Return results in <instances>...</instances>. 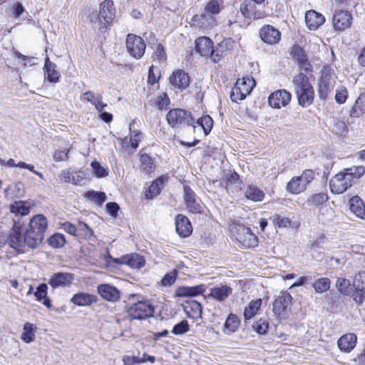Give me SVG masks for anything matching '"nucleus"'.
<instances>
[{"label":"nucleus","instance_id":"4468645a","mask_svg":"<svg viewBox=\"0 0 365 365\" xmlns=\"http://www.w3.org/2000/svg\"><path fill=\"white\" fill-rule=\"evenodd\" d=\"M351 14L347 11H336L333 16V26L336 31H343L351 26Z\"/></svg>","mask_w":365,"mask_h":365},{"label":"nucleus","instance_id":"cd10ccee","mask_svg":"<svg viewBox=\"0 0 365 365\" xmlns=\"http://www.w3.org/2000/svg\"><path fill=\"white\" fill-rule=\"evenodd\" d=\"M350 210L356 217L365 219V205L363 200L358 196H354L350 199Z\"/></svg>","mask_w":365,"mask_h":365},{"label":"nucleus","instance_id":"58836bf2","mask_svg":"<svg viewBox=\"0 0 365 365\" xmlns=\"http://www.w3.org/2000/svg\"><path fill=\"white\" fill-rule=\"evenodd\" d=\"M163 186V180L162 179L158 178L153 181L145 192V197L147 199H153L160 193Z\"/></svg>","mask_w":365,"mask_h":365},{"label":"nucleus","instance_id":"f257e3e1","mask_svg":"<svg viewBox=\"0 0 365 365\" xmlns=\"http://www.w3.org/2000/svg\"><path fill=\"white\" fill-rule=\"evenodd\" d=\"M47 227V219L43 215L34 216L24 232L21 226L15 223L9 236V244L18 251L22 250L25 245L35 248L43 240Z\"/></svg>","mask_w":365,"mask_h":365},{"label":"nucleus","instance_id":"864d4df0","mask_svg":"<svg viewBox=\"0 0 365 365\" xmlns=\"http://www.w3.org/2000/svg\"><path fill=\"white\" fill-rule=\"evenodd\" d=\"M253 329L259 334H264L269 329V323L262 319L255 322L252 325Z\"/></svg>","mask_w":365,"mask_h":365},{"label":"nucleus","instance_id":"052dcab7","mask_svg":"<svg viewBox=\"0 0 365 365\" xmlns=\"http://www.w3.org/2000/svg\"><path fill=\"white\" fill-rule=\"evenodd\" d=\"M48 287L46 284H41L34 292L36 300L41 301L47 294Z\"/></svg>","mask_w":365,"mask_h":365},{"label":"nucleus","instance_id":"2f4dec72","mask_svg":"<svg viewBox=\"0 0 365 365\" xmlns=\"http://www.w3.org/2000/svg\"><path fill=\"white\" fill-rule=\"evenodd\" d=\"M334 89V85L329 78L324 76L322 78L319 83L318 93L321 99H326Z\"/></svg>","mask_w":365,"mask_h":365},{"label":"nucleus","instance_id":"ddd939ff","mask_svg":"<svg viewBox=\"0 0 365 365\" xmlns=\"http://www.w3.org/2000/svg\"><path fill=\"white\" fill-rule=\"evenodd\" d=\"M292 95L286 90H278L270 94L268 102L271 107L280 108L288 105L291 101Z\"/></svg>","mask_w":365,"mask_h":365},{"label":"nucleus","instance_id":"5701e85b","mask_svg":"<svg viewBox=\"0 0 365 365\" xmlns=\"http://www.w3.org/2000/svg\"><path fill=\"white\" fill-rule=\"evenodd\" d=\"M102 98L103 96L101 93L93 91H86L83 94V99L93 105L98 112H101L108 106L107 103L102 101Z\"/></svg>","mask_w":365,"mask_h":365},{"label":"nucleus","instance_id":"7ed1b4c3","mask_svg":"<svg viewBox=\"0 0 365 365\" xmlns=\"http://www.w3.org/2000/svg\"><path fill=\"white\" fill-rule=\"evenodd\" d=\"M115 16L113 1L105 0L99 6V11H93L88 15V19L93 28L106 29L111 25Z\"/></svg>","mask_w":365,"mask_h":365},{"label":"nucleus","instance_id":"338daca9","mask_svg":"<svg viewBox=\"0 0 365 365\" xmlns=\"http://www.w3.org/2000/svg\"><path fill=\"white\" fill-rule=\"evenodd\" d=\"M183 193L185 203L196 198L195 192L188 185H184Z\"/></svg>","mask_w":365,"mask_h":365},{"label":"nucleus","instance_id":"3c124183","mask_svg":"<svg viewBox=\"0 0 365 365\" xmlns=\"http://www.w3.org/2000/svg\"><path fill=\"white\" fill-rule=\"evenodd\" d=\"M338 290L344 294H347L351 290V284L349 280L345 278H338L336 282Z\"/></svg>","mask_w":365,"mask_h":365},{"label":"nucleus","instance_id":"c9c22d12","mask_svg":"<svg viewBox=\"0 0 365 365\" xmlns=\"http://www.w3.org/2000/svg\"><path fill=\"white\" fill-rule=\"evenodd\" d=\"M306 188V185L299 180L297 176L293 177L287 185V190L294 195L304 192Z\"/></svg>","mask_w":365,"mask_h":365},{"label":"nucleus","instance_id":"79ce46f5","mask_svg":"<svg viewBox=\"0 0 365 365\" xmlns=\"http://www.w3.org/2000/svg\"><path fill=\"white\" fill-rule=\"evenodd\" d=\"M34 325L29 322H26L24 326L21 339L26 343H30L34 341Z\"/></svg>","mask_w":365,"mask_h":365},{"label":"nucleus","instance_id":"c756f323","mask_svg":"<svg viewBox=\"0 0 365 365\" xmlns=\"http://www.w3.org/2000/svg\"><path fill=\"white\" fill-rule=\"evenodd\" d=\"M244 195L247 200L253 202H261L265 196L262 190L253 185H250L246 187Z\"/></svg>","mask_w":365,"mask_h":365},{"label":"nucleus","instance_id":"e433bc0d","mask_svg":"<svg viewBox=\"0 0 365 365\" xmlns=\"http://www.w3.org/2000/svg\"><path fill=\"white\" fill-rule=\"evenodd\" d=\"M10 211L16 215H27L30 212V206L25 201H16L11 205Z\"/></svg>","mask_w":365,"mask_h":365},{"label":"nucleus","instance_id":"2eb2a0df","mask_svg":"<svg viewBox=\"0 0 365 365\" xmlns=\"http://www.w3.org/2000/svg\"><path fill=\"white\" fill-rule=\"evenodd\" d=\"M259 36L263 42L274 45L281 39V32L271 25H264L259 30Z\"/></svg>","mask_w":365,"mask_h":365},{"label":"nucleus","instance_id":"49530a36","mask_svg":"<svg viewBox=\"0 0 365 365\" xmlns=\"http://www.w3.org/2000/svg\"><path fill=\"white\" fill-rule=\"evenodd\" d=\"M353 286L357 291H365V272H359L356 274L353 281Z\"/></svg>","mask_w":365,"mask_h":365},{"label":"nucleus","instance_id":"39448f33","mask_svg":"<svg viewBox=\"0 0 365 365\" xmlns=\"http://www.w3.org/2000/svg\"><path fill=\"white\" fill-rule=\"evenodd\" d=\"M230 231L238 246L243 248H253L257 246L258 237L244 225L233 223L230 226Z\"/></svg>","mask_w":365,"mask_h":365},{"label":"nucleus","instance_id":"bb28decb","mask_svg":"<svg viewBox=\"0 0 365 365\" xmlns=\"http://www.w3.org/2000/svg\"><path fill=\"white\" fill-rule=\"evenodd\" d=\"M184 311L187 317L191 319H199L202 317L201 304L195 300L187 302L184 306Z\"/></svg>","mask_w":365,"mask_h":365},{"label":"nucleus","instance_id":"a878e982","mask_svg":"<svg viewBox=\"0 0 365 365\" xmlns=\"http://www.w3.org/2000/svg\"><path fill=\"white\" fill-rule=\"evenodd\" d=\"M212 48V41L206 36L198 38L195 41V50L202 56H209Z\"/></svg>","mask_w":365,"mask_h":365},{"label":"nucleus","instance_id":"6ab92c4d","mask_svg":"<svg viewBox=\"0 0 365 365\" xmlns=\"http://www.w3.org/2000/svg\"><path fill=\"white\" fill-rule=\"evenodd\" d=\"M325 22V17L314 10L305 14V23L309 29L315 31Z\"/></svg>","mask_w":365,"mask_h":365},{"label":"nucleus","instance_id":"ea45409f","mask_svg":"<svg viewBox=\"0 0 365 365\" xmlns=\"http://www.w3.org/2000/svg\"><path fill=\"white\" fill-rule=\"evenodd\" d=\"M313 288L317 293H324L330 288V280L327 277H322L316 280L313 284Z\"/></svg>","mask_w":365,"mask_h":365},{"label":"nucleus","instance_id":"09e8293b","mask_svg":"<svg viewBox=\"0 0 365 365\" xmlns=\"http://www.w3.org/2000/svg\"><path fill=\"white\" fill-rule=\"evenodd\" d=\"M10 192H12V195H14V197H22L24 193V184L19 182L16 183L14 186L9 187L7 190H5L6 195L9 196Z\"/></svg>","mask_w":365,"mask_h":365},{"label":"nucleus","instance_id":"f3484780","mask_svg":"<svg viewBox=\"0 0 365 365\" xmlns=\"http://www.w3.org/2000/svg\"><path fill=\"white\" fill-rule=\"evenodd\" d=\"M292 300V297L289 293L282 292L273 302L272 311L274 314L279 316L284 313L287 308L291 304Z\"/></svg>","mask_w":365,"mask_h":365},{"label":"nucleus","instance_id":"13d9d810","mask_svg":"<svg viewBox=\"0 0 365 365\" xmlns=\"http://www.w3.org/2000/svg\"><path fill=\"white\" fill-rule=\"evenodd\" d=\"M299 180H301L306 187L310 183L314 178V172L313 170H305L300 176H297Z\"/></svg>","mask_w":365,"mask_h":365},{"label":"nucleus","instance_id":"9b49d317","mask_svg":"<svg viewBox=\"0 0 365 365\" xmlns=\"http://www.w3.org/2000/svg\"><path fill=\"white\" fill-rule=\"evenodd\" d=\"M261 5L252 0H245L240 4V12L243 16L248 19H260L264 16V11L259 9Z\"/></svg>","mask_w":365,"mask_h":365},{"label":"nucleus","instance_id":"f704fd0d","mask_svg":"<svg viewBox=\"0 0 365 365\" xmlns=\"http://www.w3.org/2000/svg\"><path fill=\"white\" fill-rule=\"evenodd\" d=\"M240 325L238 317L234 314H230L224 324V333L230 334L236 331Z\"/></svg>","mask_w":365,"mask_h":365},{"label":"nucleus","instance_id":"69168bd1","mask_svg":"<svg viewBox=\"0 0 365 365\" xmlns=\"http://www.w3.org/2000/svg\"><path fill=\"white\" fill-rule=\"evenodd\" d=\"M142 133L139 130L134 131V134L131 135L130 137V146L134 150L137 149L139 145V142L140 141V136Z\"/></svg>","mask_w":365,"mask_h":365},{"label":"nucleus","instance_id":"b1692460","mask_svg":"<svg viewBox=\"0 0 365 365\" xmlns=\"http://www.w3.org/2000/svg\"><path fill=\"white\" fill-rule=\"evenodd\" d=\"M98 292L105 299L115 302L120 297L118 290L109 284H101L98 287Z\"/></svg>","mask_w":365,"mask_h":365},{"label":"nucleus","instance_id":"37998d69","mask_svg":"<svg viewBox=\"0 0 365 365\" xmlns=\"http://www.w3.org/2000/svg\"><path fill=\"white\" fill-rule=\"evenodd\" d=\"M48 242L50 246L54 248H59L65 245L66 239L63 235L56 233L48 238Z\"/></svg>","mask_w":365,"mask_h":365},{"label":"nucleus","instance_id":"20e7f679","mask_svg":"<svg viewBox=\"0 0 365 365\" xmlns=\"http://www.w3.org/2000/svg\"><path fill=\"white\" fill-rule=\"evenodd\" d=\"M294 91L298 103L304 107H308L313 103L314 91L309 83L308 77L303 73H299L292 79Z\"/></svg>","mask_w":365,"mask_h":365},{"label":"nucleus","instance_id":"e2e57ef3","mask_svg":"<svg viewBox=\"0 0 365 365\" xmlns=\"http://www.w3.org/2000/svg\"><path fill=\"white\" fill-rule=\"evenodd\" d=\"M14 56L21 59L23 65L24 66H26L28 64L29 65H34L36 63L34 62L35 58L34 57H28L26 56H24L21 54L20 52L15 51L14 52Z\"/></svg>","mask_w":365,"mask_h":365},{"label":"nucleus","instance_id":"f03ea898","mask_svg":"<svg viewBox=\"0 0 365 365\" xmlns=\"http://www.w3.org/2000/svg\"><path fill=\"white\" fill-rule=\"evenodd\" d=\"M365 173L364 166H353L338 173L329 181L331 192L341 194L347 190Z\"/></svg>","mask_w":365,"mask_h":365},{"label":"nucleus","instance_id":"1a4fd4ad","mask_svg":"<svg viewBox=\"0 0 365 365\" xmlns=\"http://www.w3.org/2000/svg\"><path fill=\"white\" fill-rule=\"evenodd\" d=\"M126 48L131 56L139 59L145 53L146 44L140 36L130 34L126 38Z\"/></svg>","mask_w":365,"mask_h":365},{"label":"nucleus","instance_id":"774afa93","mask_svg":"<svg viewBox=\"0 0 365 365\" xmlns=\"http://www.w3.org/2000/svg\"><path fill=\"white\" fill-rule=\"evenodd\" d=\"M73 175V170L70 169L63 170L61 172V180L65 182H72V176Z\"/></svg>","mask_w":365,"mask_h":365},{"label":"nucleus","instance_id":"7c9ffc66","mask_svg":"<svg viewBox=\"0 0 365 365\" xmlns=\"http://www.w3.org/2000/svg\"><path fill=\"white\" fill-rule=\"evenodd\" d=\"M71 302L80 307L89 306L95 302V297L87 293L80 292L74 294Z\"/></svg>","mask_w":365,"mask_h":365},{"label":"nucleus","instance_id":"dca6fc26","mask_svg":"<svg viewBox=\"0 0 365 365\" xmlns=\"http://www.w3.org/2000/svg\"><path fill=\"white\" fill-rule=\"evenodd\" d=\"M74 276L71 273L57 272L52 274L48 280V284L53 289L60 287H68L72 284Z\"/></svg>","mask_w":365,"mask_h":365},{"label":"nucleus","instance_id":"4d7b16f0","mask_svg":"<svg viewBox=\"0 0 365 365\" xmlns=\"http://www.w3.org/2000/svg\"><path fill=\"white\" fill-rule=\"evenodd\" d=\"M200 122L205 134L208 135L212 128L213 120L212 118L210 115H204L200 118Z\"/></svg>","mask_w":365,"mask_h":365},{"label":"nucleus","instance_id":"603ef678","mask_svg":"<svg viewBox=\"0 0 365 365\" xmlns=\"http://www.w3.org/2000/svg\"><path fill=\"white\" fill-rule=\"evenodd\" d=\"M178 276V270L173 269V271L167 273L161 279V284L163 287H170L173 284Z\"/></svg>","mask_w":365,"mask_h":365},{"label":"nucleus","instance_id":"a19ab883","mask_svg":"<svg viewBox=\"0 0 365 365\" xmlns=\"http://www.w3.org/2000/svg\"><path fill=\"white\" fill-rule=\"evenodd\" d=\"M294 58L302 65L304 66V70L308 71L309 64L307 63V59L304 51L299 46H295L292 51Z\"/></svg>","mask_w":365,"mask_h":365},{"label":"nucleus","instance_id":"9d476101","mask_svg":"<svg viewBox=\"0 0 365 365\" xmlns=\"http://www.w3.org/2000/svg\"><path fill=\"white\" fill-rule=\"evenodd\" d=\"M128 314L133 319H144L153 316V307L148 302H138L128 309Z\"/></svg>","mask_w":365,"mask_h":365},{"label":"nucleus","instance_id":"0e129e2a","mask_svg":"<svg viewBox=\"0 0 365 365\" xmlns=\"http://www.w3.org/2000/svg\"><path fill=\"white\" fill-rule=\"evenodd\" d=\"M187 208L189 210V212L192 213H200L201 212V206L196 201V198L190 200L187 202H186Z\"/></svg>","mask_w":365,"mask_h":365},{"label":"nucleus","instance_id":"c85d7f7f","mask_svg":"<svg viewBox=\"0 0 365 365\" xmlns=\"http://www.w3.org/2000/svg\"><path fill=\"white\" fill-rule=\"evenodd\" d=\"M45 74L47 75V80L51 83H56L61 77L60 73L56 70V65L51 62L48 57L45 59L44 64Z\"/></svg>","mask_w":365,"mask_h":365},{"label":"nucleus","instance_id":"c03bdc74","mask_svg":"<svg viewBox=\"0 0 365 365\" xmlns=\"http://www.w3.org/2000/svg\"><path fill=\"white\" fill-rule=\"evenodd\" d=\"M327 200V195L324 192H320L310 196L308 198V203L311 205L319 206L325 203Z\"/></svg>","mask_w":365,"mask_h":365},{"label":"nucleus","instance_id":"680f3d73","mask_svg":"<svg viewBox=\"0 0 365 365\" xmlns=\"http://www.w3.org/2000/svg\"><path fill=\"white\" fill-rule=\"evenodd\" d=\"M347 91L344 87H341L336 91L335 100L339 104L345 103L347 98Z\"/></svg>","mask_w":365,"mask_h":365},{"label":"nucleus","instance_id":"a18cd8bd","mask_svg":"<svg viewBox=\"0 0 365 365\" xmlns=\"http://www.w3.org/2000/svg\"><path fill=\"white\" fill-rule=\"evenodd\" d=\"M85 196L98 205L103 203L106 200V195L103 192L91 190L87 192Z\"/></svg>","mask_w":365,"mask_h":365},{"label":"nucleus","instance_id":"412c9836","mask_svg":"<svg viewBox=\"0 0 365 365\" xmlns=\"http://www.w3.org/2000/svg\"><path fill=\"white\" fill-rule=\"evenodd\" d=\"M356 336L352 333H348L341 336L338 341L337 345L341 351L350 352L356 346Z\"/></svg>","mask_w":365,"mask_h":365},{"label":"nucleus","instance_id":"4be33fe9","mask_svg":"<svg viewBox=\"0 0 365 365\" xmlns=\"http://www.w3.org/2000/svg\"><path fill=\"white\" fill-rule=\"evenodd\" d=\"M232 289L227 285H220L210 289L209 297L218 302L225 301L232 294Z\"/></svg>","mask_w":365,"mask_h":365},{"label":"nucleus","instance_id":"8fccbe9b","mask_svg":"<svg viewBox=\"0 0 365 365\" xmlns=\"http://www.w3.org/2000/svg\"><path fill=\"white\" fill-rule=\"evenodd\" d=\"M91 165L96 178H104L108 175V170L103 167L99 162L93 161Z\"/></svg>","mask_w":365,"mask_h":365},{"label":"nucleus","instance_id":"f8f14e48","mask_svg":"<svg viewBox=\"0 0 365 365\" xmlns=\"http://www.w3.org/2000/svg\"><path fill=\"white\" fill-rule=\"evenodd\" d=\"M113 261L115 264H126L132 269H137L142 268L145 263L144 257L137 253H131L129 255H123L119 258H113Z\"/></svg>","mask_w":365,"mask_h":365},{"label":"nucleus","instance_id":"5fc2aeb1","mask_svg":"<svg viewBox=\"0 0 365 365\" xmlns=\"http://www.w3.org/2000/svg\"><path fill=\"white\" fill-rule=\"evenodd\" d=\"M86 182V173L82 170H73L72 183L76 185H83Z\"/></svg>","mask_w":365,"mask_h":365},{"label":"nucleus","instance_id":"473e14b6","mask_svg":"<svg viewBox=\"0 0 365 365\" xmlns=\"http://www.w3.org/2000/svg\"><path fill=\"white\" fill-rule=\"evenodd\" d=\"M231 43L230 40H225L218 44L217 47L214 49L212 48L210 56L212 61L217 63L225 55V50L228 48V45Z\"/></svg>","mask_w":365,"mask_h":365},{"label":"nucleus","instance_id":"0eeeda50","mask_svg":"<svg viewBox=\"0 0 365 365\" xmlns=\"http://www.w3.org/2000/svg\"><path fill=\"white\" fill-rule=\"evenodd\" d=\"M255 81L252 78H243L242 81L238 80L235 86L232 88L230 98L233 102L238 103L245 99L255 86Z\"/></svg>","mask_w":365,"mask_h":365},{"label":"nucleus","instance_id":"423d86ee","mask_svg":"<svg viewBox=\"0 0 365 365\" xmlns=\"http://www.w3.org/2000/svg\"><path fill=\"white\" fill-rule=\"evenodd\" d=\"M223 8L222 0H210L207 2L205 8V13L201 15H195L192 21L196 26L206 28L215 22V19L210 16L215 15L220 12Z\"/></svg>","mask_w":365,"mask_h":365},{"label":"nucleus","instance_id":"6e6d98bb","mask_svg":"<svg viewBox=\"0 0 365 365\" xmlns=\"http://www.w3.org/2000/svg\"><path fill=\"white\" fill-rule=\"evenodd\" d=\"M140 161L143 166H144L143 170L149 173L153 170V160L148 154H142L140 156Z\"/></svg>","mask_w":365,"mask_h":365},{"label":"nucleus","instance_id":"72a5a7b5","mask_svg":"<svg viewBox=\"0 0 365 365\" xmlns=\"http://www.w3.org/2000/svg\"><path fill=\"white\" fill-rule=\"evenodd\" d=\"M262 301L261 299L252 300L244 310V317L245 320L253 318L257 313L262 306Z\"/></svg>","mask_w":365,"mask_h":365},{"label":"nucleus","instance_id":"bf43d9fd","mask_svg":"<svg viewBox=\"0 0 365 365\" xmlns=\"http://www.w3.org/2000/svg\"><path fill=\"white\" fill-rule=\"evenodd\" d=\"M170 103V99L165 93L160 94L156 101V106L160 110H163L167 108Z\"/></svg>","mask_w":365,"mask_h":365},{"label":"nucleus","instance_id":"6e6552de","mask_svg":"<svg viewBox=\"0 0 365 365\" xmlns=\"http://www.w3.org/2000/svg\"><path fill=\"white\" fill-rule=\"evenodd\" d=\"M168 124L172 127H175L180 125H192L194 119L192 118L190 112L182 109L176 108L170 110L166 116Z\"/></svg>","mask_w":365,"mask_h":365},{"label":"nucleus","instance_id":"de8ad7c7","mask_svg":"<svg viewBox=\"0 0 365 365\" xmlns=\"http://www.w3.org/2000/svg\"><path fill=\"white\" fill-rule=\"evenodd\" d=\"M190 330V325L188 324V322L185 319L182 320L179 323L176 324L173 329L172 333L175 335H182Z\"/></svg>","mask_w":365,"mask_h":365},{"label":"nucleus","instance_id":"a211bd4d","mask_svg":"<svg viewBox=\"0 0 365 365\" xmlns=\"http://www.w3.org/2000/svg\"><path fill=\"white\" fill-rule=\"evenodd\" d=\"M170 83L175 88L185 89L190 84V77L183 70H176L170 76Z\"/></svg>","mask_w":365,"mask_h":365},{"label":"nucleus","instance_id":"aec40b11","mask_svg":"<svg viewBox=\"0 0 365 365\" xmlns=\"http://www.w3.org/2000/svg\"><path fill=\"white\" fill-rule=\"evenodd\" d=\"M175 229L178 234L182 237H188L192 231L189 219L182 215H178L176 216Z\"/></svg>","mask_w":365,"mask_h":365},{"label":"nucleus","instance_id":"393cba45","mask_svg":"<svg viewBox=\"0 0 365 365\" xmlns=\"http://www.w3.org/2000/svg\"><path fill=\"white\" fill-rule=\"evenodd\" d=\"M205 288L204 284L192 287H180L177 289L176 295L178 297H195L203 294Z\"/></svg>","mask_w":365,"mask_h":365},{"label":"nucleus","instance_id":"4c0bfd02","mask_svg":"<svg viewBox=\"0 0 365 365\" xmlns=\"http://www.w3.org/2000/svg\"><path fill=\"white\" fill-rule=\"evenodd\" d=\"M270 221L275 227L284 228L291 225V220L288 217L279 214H274L269 217Z\"/></svg>","mask_w":365,"mask_h":365}]
</instances>
